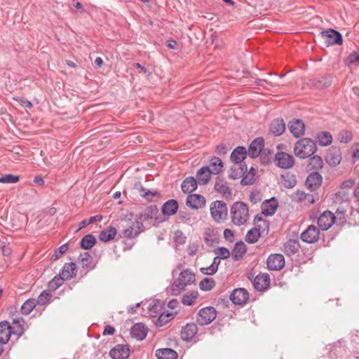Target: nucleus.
<instances>
[{
	"instance_id": "2eb2a0df",
	"label": "nucleus",
	"mask_w": 359,
	"mask_h": 359,
	"mask_svg": "<svg viewBox=\"0 0 359 359\" xmlns=\"http://www.w3.org/2000/svg\"><path fill=\"white\" fill-rule=\"evenodd\" d=\"M334 214L330 210L324 211L318 219V225L323 231H326L334 224Z\"/></svg>"
},
{
	"instance_id": "ddd939ff",
	"label": "nucleus",
	"mask_w": 359,
	"mask_h": 359,
	"mask_svg": "<svg viewBox=\"0 0 359 359\" xmlns=\"http://www.w3.org/2000/svg\"><path fill=\"white\" fill-rule=\"evenodd\" d=\"M325 161L330 166L336 167L338 165L341 161L340 149L336 146L330 147L325 156Z\"/></svg>"
},
{
	"instance_id": "6e6552de",
	"label": "nucleus",
	"mask_w": 359,
	"mask_h": 359,
	"mask_svg": "<svg viewBox=\"0 0 359 359\" xmlns=\"http://www.w3.org/2000/svg\"><path fill=\"white\" fill-rule=\"evenodd\" d=\"M285 264L284 256L279 253L271 254L266 259L267 269L270 271L280 270L284 267Z\"/></svg>"
},
{
	"instance_id": "c9c22d12",
	"label": "nucleus",
	"mask_w": 359,
	"mask_h": 359,
	"mask_svg": "<svg viewBox=\"0 0 359 359\" xmlns=\"http://www.w3.org/2000/svg\"><path fill=\"white\" fill-rule=\"evenodd\" d=\"M178 279L184 285H191L195 282V274L191 269H187L180 272Z\"/></svg>"
},
{
	"instance_id": "1a4fd4ad",
	"label": "nucleus",
	"mask_w": 359,
	"mask_h": 359,
	"mask_svg": "<svg viewBox=\"0 0 359 359\" xmlns=\"http://www.w3.org/2000/svg\"><path fill=\"white\" fill-rule=\"evenodd\" d=\"M319 237L320 229L314 225H309L307 229L302 233L300 236L303 242L309 244L317 242Z\"/></svg>"
},
{
	"instance_id": "8fccbe9b",
	"label": "nucleus",
	"mask_w": 359,
	"mask_h": 359,
	"mask_svg": "<svg viewBox=\"0 0 359 359\" xmlns=\"http://www.w3.org/2000/svg\"><path fill=\"white\" fill-rule=\"evenodd\" d=\"M36 306V300L33 298L26 300L21 306V313L23 315H29Z\"/></svg>"
},
{
	"instance_id": "338daca9",
	"label": "nucleus",
	"mask_w": 359,
	"mask_h": 359,
	"mask_svg": "<svg viewBox=\"0 0 359 359\" xmlns=\"http://www.w3.org/2000/svg\"><path fill=\"white\" fill-rule=\"evenodd\" d=\"M187 237L184 235L182 231L177 230L175 232L174 241L175 243L182 245L186 243Z\"/></svg>"
},
{
	"instance_id": "4be33fe9",
	"label": "nucleus",
	"mask_w": 359,
	"mask_h": 359,
	"mask_svg": "<svg viewBox=\"0 0 359 359\" xmlns=\"http://www.w3.org/2000/svg\"><path fill=\"white\" fill-rule=\"evenodd\" d=\"M214 189L217 192L223 194L226 199H231L232 197V192L231 189L229 187L224 180L220 178L219 177L216 178Z\"/></svg>"
},
{
	"instance_id": "0eeeda50",
	"label": "nucleus",
	"mask_w": 359,
	"mask_h": 359,
	"mask_svg": "<svg viewBox=\"0 0 359 359\" xmlns=\"http://www.w3.org/2000/svg\"><path fill=\"white\" fill-rule=\"evenodd\" d=\"M274 161L277 167L281 169H290L294 164V157L283 151H278L275 155Z\"/></svg>"
},
{
	"instance_id": "864d4df0",
	"label": "nucleus",
	"mask_w": 359,
	"mask_h": 359,
	"mask_svg": "<svg viewBox=\"0 0 359 359\" xmlns=\"http://www.w3.org/2000/svg\"><path fill=\"white\" fill-rule=\"evenodd\" d=\"M215 286V281L212 278H204L199 283V287L203 291H210Z\"/></svg>"
},
{
	"instance_id": "4d7b16f0",
	"label": "nucleus",
	"mask_w": 359,
	"mask_h": 359,
	"mask_svg": "<svg viewBox=\"0 0 359 359\" xmlns=\"http://www.w3.org/2000/svg\"><path fill=\"white\" fill-rule=\"evenodd\" d=\"M52 297L51 292L48 290H43L41 292L36 300V303L38 305L43 306L46 304Z\"/></svg>"
},
{
	"instance_id": "3c124183",
	"label": "nucleus",
	"mask_w": 359,
	"mask_h": 359,
	"mask_svg": "<svg viewBox=\"0 0 359 359\" xmlns=\"http://www.w3.org/2000/svg\"><path fill=\"white\" fill-rule=\"evenodd\" d=\"M65 280L60 275L55 276L48 283V291L56 290L60 286H61Z\"/></svg>"
},
{
	"instance_id": "cd10ccee",
	"label": "nucleus",
	"mask_w": 359,
	"mask_h": 359,
	"mask_svg": "<svg viewBox=\"0 0 359 359\" xmlns=\"http://www.w3.org/2000/svg\"><path fill=\"white\" fill-rule=\"evenodd\" d=\"M247 247L242 241H237L232 249V258L235 262H238L243 258L246 254Z\"/></svg>"
},
{
	"instance_id": "72a5a7b5",
	"label": "nucleus",
	"mask_w": 359,
	"mask_h": 359,
	"mask_svg": "<svg viewBox=\"0 0 359 359\" xmlns=\"http://www.w3.org/2000/svg\"><path fill=\"white\" fill-rule=\"evenodd\" d=\"M156 356L158 359H177L178 355L175 350L165 348L156 350Z\"/></svg>"
},
{
	"instance_id": "bf43d9fd",
	"label": "nucleus",
	"mask_w": 359,
	"mask_h": 359,
	"mask_svg": "<svg viewBox=\"0 0 359 359\" xmlns=\"http://www.w3.org/2000/svg\"><path fill=\"white\" fill-rule=\"evenodd\" d=\"M102 219V216L100 215H97L90 217L89 219H83L79 223V226L78 231L83 228H85L86 226H87L97 221H101Z\"/></svg>"
},
{
	"instance_id": "c756f323",
	"label": "nucleus",
	"mask_w": 359,
	"mask_h": 359,
	"mask_svg": "<svg viewBox=\"0 0 359 359\" xmlns=\"http://www.w3.org/2000/svg\"><path fill=\"white\" fill-rule=\"evenodd\" d=\"M76 265L74 262L66 263L59 273L65 280H69L76 276Z\"/></svg>"
},
{
	"instance_id": "680f3d73",
	"label": "nucleus",
	"mask_w": 359,
	"mask_h": 359,
	"mask_svg": "<svg viewBox=\"0 0 359 359\" xmlns=\"http://www.w3.org/2000/svg\"><path fill=\"white\" fill-rule=\"evenodd\" d=\"M69 245L67 243H65L57 248L55 250L54 254L53 255L51 259L53 261L57 260L64 253L67 252L68 250Z\"/></svg>"
},
{
	"instance_id": "6e6d98bb",
	"label": "nucleus",
	"mask_w": 359,
	"mask_h": 359,
	"mask_svg": "<svg viewBox=\"0 0 359 359\" xmlns=\"http://www.w3.org/2000/svg\"><path fill=\"white\" fill-rule=\"evenodd\" d=\"M262 153L260 154V163L262 165H266L269 164L271 160V157L273 153V151L270 149H264Z\"/></svg>"
},
{
	"instance_id": "de8ad7c7",
	"label": "nucleus",
	"mask_w": 359,
	"mask_h": 359,
	"mask_svg": "<svg viewBox=\"0 0 359 359\" xmlns=\"http://www.w3.org/2000/svg\"><path fill=\"white\" fill-rule=\"evenodd\" d=\"M317 138L319 141V144L323 147L331 144L332 142V136L329 132L323 131L317 134Z\"/></svg>"
},
{
	"instance_id": "20e7f679",
	"label": "nucleus",
	"mask_w": 359,
	"mask_h": 359,
	"mask_svg": "<svg viewBox=\"0 0 359 359\" xmlns=\"http://www.w3.org/2000/svg\"><path fill=\"white\" fill-rule=\"evenodd\" d=\"M319 35L324 41V44L326 47L334 45H341L343 43L341 34L332 28L321 31Z\"/></svg>"
},
{
	"instance_id": "dca6fc26",
	"label": "nucleus",
	"mask_w": 359,
	"mask_h": 359,
	"mask_svg": "<svg viewBox=\"0 0 359 359\" xmlns=\"http://www.w3.org/2000/svg\"><path fill=\"white\" fill-rule=\"evenodd\" d=\"M288 128L292 135L298 138L304 134L305 124L300 118H293L289 122Z\"/></svg>"
},
{
	"instance_id": "412c9836",
	"label": "nucleus",
	"mask_w": 359,
	"mask_h": 359,
	"mask_svg": "<svg viewBox=\"0 0 359 359\" xmlns=\"http://www.w3.org/2000/svg\"><path fill=\"white\" fill-rule=\"evenodd\" d=\"M134 189L139 192L142 198L149 202L152 201L154 197L159 198L161 196V194L158 191L147 190L140 182L135 183Z\"/></svg>"
},
{
	"instance_id": "aec40b11",
	"label": "nucleus",
	"mask_w": 359,
	"mask_h": 359,
	"mask_svg": "<svg viewBox=\"0 0 359 359\" xmlns=\"http://www.w3.org/2000/svg\"><path fill=\"white\" fill-rule=\"evenodd\" d=\"M148 330V327L144 323H135L130 329V335L133 338L142 341L146 338Z\"/></svg>"
},
{
	"instance_id": "f03ea898",
	"label": "nucleus",
	"mask_w": 359,
	"mask_h": 359,
	"mask_svg": "<svg viewBox=\"0 0 359 359\" xmlns=\"http://www.w3.org/2000/svg\"><path fill=\"white\" fill-rule=\"evenodd\" d=\"M232 222L237 226L244 224L249 218V210L246 203L236 201L231 207Z\"/></svg>"
},
{
	"instance_id": "a211bd4d",
	"label": "nucleus",
	"mask_w": 359,
	"mask_h": 359,
	"mask_svg": "<svg viewBox=\"0 0 359 359\" xmlns=\"http://www.w3.org/2000/svg\"><path fill=\"white\" fill-rule=\"evenodd\" d=\"M205 203L206 200L205 197L197 194H189L186 199L187 205L194 210L204 207Z\"/></svg>"
},
{
	"instance_id": "c85d7f7f",
	"label": "nucleus",
	"mask_w": 359,
	"mask_h": 359,
	"mask_svg": "<svg viewBox=\"0 0 359 359\" xmlns=\"http://www.w3.org/2000/svg\"><path fill=\"white\" fill-rule=\"evenodd\" d=\"M269 130L275 136L282 135L285 130V123L283 119L280 118L273 119L271 122Z\"/></svg>"
},
{
	"instance_id": "052dcab7",
	"label": "nucleus",
	"mask_w": 359,
	"mask_h": 359,
	"mask_svg": "<svg viewBox=\"0 0 359 359\" xmlns=\"http://www.w3.org/2000/svg\"><path fill=\"white\" fill-rule=\"evenodd\" d=\"M20 180V176L13 174H6L0 177V183L15 184Z\"/></svg>"
},
{
	"instance_id": "5701e85b",
	"label": "nucleus",
	"mask_w": 359,
	"mask_h": 359,
	"mask_svg": "<svg viewBox=\"0 0 359 359\" xmlns=\"http://www.w3.org/2000/svg\"><path fill=\"white\" fill-rule=\"evenodd\" d=\"M198 332V327L196 324L187 323L183 327L181 331V338L183 341H190L195 337Z\"/></svg>"
},
{
	"instance_id": "5fc2aeb1",
	"label": "nucleus",
	"mask_w": 359,
	"mask_h": 359,
	"mask_svg": "<svg viewBox=\"0 0 359 359\" xmlns=\"http://www.w3.org/2000/svg\"><path fill=\"white\" fill-rule=\"evenodd\" d=\"M134 226L136 227V223L135 222L133 224L132 226H130L128 228L124 230L123 231V236L128 239H132L137 236L141 232H142L144 230H140L137 229L134 231Z\"/></svg>"
},
{
	"instance_id": "9d476101",
	"label": "nucleus",
	"mask_w": 359,
	"mask_h": 359,
	"mask_svg": "<svg viewBox=\"0 0 359 359\" xmlns=\"http://www.w3.org/2000/svg\"><path fill=\"white\" fill-rule=\"evenodd\" d=\"M248 299L249 294L243 287L234 289L229 295V299L236 305H244Z\"/></svg>"
},
{
	"instance_id": "39448f33",
	"label": "nucleus",
	"mask_w": 359,
	"mask_h": 359,
	"mask_svg": "<svg viewBox=\"0 0 359 359\" xmlns=\"http://www.w3.org/2000/svg\"><path fill=\"white\" fill-rule=\"evenodd\" d=\"M217 316V311L213 306L201 309L196 315V323L203 326L210 324Z\"/></svg>"
},
{
	"instance_id": "4468645a",
	"label": "nucleus",
	"mask_w": 359,
	"mask_h": 359,
	"mask_svg": "<svg viewBox=\"0 0 359 359\" xmlns=\"http://www.w3.org/2000/svg\"><path fill=\"white\" fill-rule=\"evenodd\" d=\"M130 348L128 344H117L109 351L112 359H128L130 356Z\"/></svg>"
},
{
	"instance_id": "e2e57ef3",
	"label": "nucleus",
	"mask_w": 359,
	"mask_h": 359,
	"mask_svg": "<svg viewBox=\"0 0 359 359\" xmlns=\"http://www.w3.org/2000/svg\"><path fill=\"white\" fill-rule=\"evenodd\" d=\"M182 283H183L181 282L179 279L174 281L170 287L171 293L172 295H178L180 293V290L184 289L186 285H184Z\"/></svg>"
},
{
	"instance_id": "393cba45",
	"label": "nucleus",
	"mask_w": 359,
	"mask_h": 359,
	"mask_svg": "<svg viewBox=\"0 0 359 359\" xmlns=\"http://www.w3.org/2000/svg\"><path fill=\"white\" fill-rule=\"evenodd\" d=\"M211 175L210 168L203 166L197 171L196 180L199 185H205L210 182Z\"/></svg>"
},
{
	"instance_id": "9b49d317",
	"label": "nucleus",
	"mask_w": 359,
	"mask_h": 359,
	"mask_svg": "<svg viewBox=\"0 0 359 359\" xmlns=\"http://www.w3.org/2000/svg\"><path fill=\"white\" fill-rule=\"evenodd\" d=\"M264 147V140L262 137H259L253 140L248 147V155L252 158H255L259 156L262 151Z\"/></svg>"
},
{
	"instance_id": "c03bdc74",
	"label": "nucleus",
	"mask_w": 359,
	"mask_h": 359,
	"mask_svg": "<svg viewBox=\"0 0 359 359\" xmlns=\"http://www.w3.org/2000/svg\"><path fill=\"white\" fill-rule=\"evenodd\" d=\"M332 83V78L330 75L320 77L312 83L314 87L318 89H323L329 87Z\"/></svg>"
},
{
	"instance_id": "7c9ffc66",
	"label": "nucleus",
	"mask_w": 359,
	"mask_h": 359,
	"mask_svg": "<svg viewBox=\"0 0 359 359\" xmlns=\"http://www.w3.org/2000/svg\"><path fill=\"white\" fill-rule=\"evenodd\" d=\"M309 158V163L306 168V172H318L323 168L324 163L320 156L313 155Z\"/></svg>"
},
{
	"instance_id": "e433bc0d",
	"label": "nucleus",
	"mask_w": 359,
	"mask_h": 359,
	"mask_svg": "<svg viewBox=\"0 0 359 359\" xmlns=\"http://www.w3.org/2000/svg\"><path fill=\"white\" fill-rule=\"evenodd\" d=\"M97 243L95 237L91 234L84 236L80 241V248L83 250H90Z\"/></svg>"
},
{
	"instance_id": "09e8293b",
	"label": "nucleus",
	"mask_w": 359,
	"mask_h": 359,
	"mask_svg": "<svg viewBox=\"0 0 359 359\" xmlns=\"http://www.w3.org/2000/svg\"><path fill=\"white\" fill-rule=\"evenodd\" d=\"M281 177L283 179V186L287 189H292L297 184V178L295 175L287 172L285 175H282Z\"/></svg>"
},
{
	"instance_id": "69168bd1",
	"label": "nucleus",
	"mask_w": 359,
	"mask_h": 359,
	"mask_svg": "<svg viewBox=\"0 0 359 359\" xmlns=\"http://www.w3.org/2000/svg\"><path fill=\"white\" fill-rule=\"evenodd\" d=\"M269 225H270V222L268 220V221H264V223H262V224H259L256 226V227L259 228V231L260 232V234L262 236H266L269 234Z\"/></svg>"
},
{
	"instance_id": "a19ab883",
	"label": "nucleus",
	"mask_w": 359,
	"mask_h": 359,
	"mask_svg": "<svg viewBox=\"0 0 359 359\" xmlns=\"http://www.w3.org/2000/svg\"><path fill=\"white\" fill-rule=\"evenodd\" d=\"M175 313L163 312L158 316V318L154 322V324L156 327H162L172 320L175 317Z\"/></svg>"
},
{
	"instance_id": "a878e982",
	"label": "nucleus",
	"mask_w": 359,
	"mask_h": 359,
	"mask_svg": "<svg viewBox=\"0 0 359 359\" xmlns=\"http://www.w3.org/2000/svg\"><path fill=\"white\" fill-rule=\"evenodd\" d=\"M179 208V204L177 200L170 199L165 202L161 207L162 214L165 216H171L175 215Z\"/></svg>"
},
{
	"instance_id": "0e129e2a",
	"label": "nucleus",
	"mask_w": 359,
	"mask_h": 359,
	"mask_svg": "<svg viewBox=\"0 0 359 359\" xmlns=\"http://www.w3.org/2000/svg\"><path fill=\"white\" fill-rule=\"evenodd\" d=\"M214 252L215 254L219 255V258H221V259H226L230 257V252L225 247H219Z\"/></svg>"
},
{
	"instance_id": "58836bf2",
	"label": "nucleus",
	"mask_w": 359,
	"mask_h": 359,
	"mask_svg": "<svg viewBox=\"0 0 359 359\" xmlns=\"http://www.w3.org/2000/svg\"><path fill=\"white\" fill-rule=\"evenodd\" d=\"M210 164L212 168H210V172L212 174L218 175L222 171V168L224 167V163L217 156L211 157L210 160Z\"/></svg>"
},
{
	"instance_id": "2f4dec72",
	"label": "nucleus",
	"mask_w": 359,
	"mask_h": 359,
	"mask_svg": "<svg viewBox=\"0 0 359 359\" xmlns=\"http://www.w3.org/2000/svg\"><path fill=\"white\" fill-rule=\"evenodd\" d=\"M198 184L196 178L190 176L183 180L181 184V189L184 194H191L197 189Z\"/></svg>"
},
{
	"instance_id": "f8f14e48",
	"label": "nucleus",
	"mask_w": 359,
	"mask_h": 359,
	"mask_svg": "<svg viewBox=\"0 0 359 359\" xmlns=\"http://www.w3.org/2000/svg\"><path fill=\"white\" fill-rule=\"evenodd\" d=\"M323 177L318 172H311L305 182L306 187L311 191H316L321 186Z\"/></svg>"
},
{
	"instance_id": "603ef678",
	"label": "nucleus",
	"mask_w": 359,
	"mask_h": 359,
	"mask_svg": "<svg viewBox=\"0 0 359 359\" xmlns=\"http://www.w3.org/2000/svg\"><path fill=\"white\" fill-rule=\"evenodd\" d=\"M199 294L197 291H191L184 294L182 299V303L184 305L191 306L194 304L196 299L198 298Z\"/></svg>"
},
{
	"instance_id": "473e14b6",
	"label": "nucleus",
	"mask_w": 359,
	"mask_h": 359,
	"mask_svg": "<svg viewBox=\"0 0 359 359\" xmlns=\"http://www.w3.org/2000/svg\"><path fill=\"white\" fill-rule=\"evenodd\" d=\"M116 233V229L112 226H109L100 231L98 238L101 241L107 243L112 241Z\"/></svg>"
},
{
	"instance_id": "79ce46f5",
	"label": "nucleus",
	"mask_w": 359,
	"mask_h": 359,
	"mask_svg": "<svg viewBox=\"0 0 359 359\" xmlns=\"http://www.w3.org/2000/svg\"><path fill=\"white\" fill-rule=\"evenodd\" d=\"M344 62L346 66L350 67L351 65L358 66L359 65V48L357 50L352 51L348 55L344 60Z\"/></svg>"
},
{
	"instance_id": "37998d69",
	"label": "nucleus",
	"mask_w": 359,
	"mask_h": 359,
	"mask_svg": "<svg viewBox=\"0 0 359 359\" xmlns=\"http://www.w3.org/2000/svg\"><path fill=\"white\" fill-rule=\"evenodd\" d=\"M261 236H262L259 231V228L255 226L247 232L245 240L250 244H254L257 242L258 239Z\"/></svg>"
},
{
	"instance_id": "6ab92c4d",
	"label": "nucleus",
	"mask_w": 359,
	"mask_h": 359,
	"mask_svg": "<svg viewBox=\"0 0 359 359\" xmlns=\"http://www.w3.org/2000/svg\"><path fill=\"white\" fill-rule=\"evenodd\" d=\"M270 281V276L268 273H259L255 277L254 280V288L257 291H264L266 289L269 287Z\"/></svg>"
},
{
	"instance_id": "ea45409f",
	"label": "nucleus",
	"mask_w": 359,
	"mask_h": 359,
	"mask_svg": "<svg viewBox=\"0 0 359 359\" xmlns=\"http://www.w3.org/2000/svg\"><path fill=\"white\" fill-rule=\"evenodd\" d=\"M163 309V302L159 299L154 300L148 306V310L150 312V315L153 317L159 316Z\"/></svg>"
},
{
	"instance_id": "13d9d810",
	"label": "nucleus",
	"mask_w": 359,
	"mask_h": 359,
	"mask_svg": "<svg viewBox=\"0 0 359 359\" xmlns=\"http://www.w3.org/2000/svg\"><path fill=\"white\" fill-rule=\"evenodd\" d=\"M353 139V135L351 131L348 130H341L338 133L337 140L341 143H348Z\"/></svg>"
},
{
	"instance_id": "b1692460",
	"label": "nucleus",
	"mask_w": 359,
	"mask_h": 359,
	"mask_svg": "<svg viewBox=\"0 0 359 359\" xmlns=\"http://www.w3.org/2000/svg\"><path fill=\"white\" fill-rule=\"evenodd\" d=\"M247 149L244 146H238L232 151L230 159L235 164H238L243 161L247 158Z\"/></svg>"
},
{
	"instance_id": "49530a36",
	"label": "nucleus",
	"mask_w": 359,
	"mask_h": 359,
	"mask_svg": "<svg viewBox=\"0 0 359 359\" xmlns=\"http://www.w3.org/2000/svg\"><path fill=\"white\" fill-rule=\"evenodd\" d=\"M256 171L253 167L250 168L249 172L243 175V179L241 181V184L243 186L252 185L255 183V175Z\"/></svg>"
},
{
	"instance_id": "f3484780",
	"label": "nucleus",
	"mask_w": 359,
	"mask_h": 359,
	"mask_svg": "<svg viewBox=\"0 0 359 359\" xmlns=\"http://www.w3.org/2000/svg\"><path fill=\"white\" fill-rule=\"evenodd\" d=\"M278 207V202L275 196L265 200L262 203V213L266 217L273 215Z\"/></svg>"
},
{
	"instance_id": "f704fd0d",
	"label": "nucleus",
	"mask_w": 359,
	"mask_h": 359,
	"mask_svg": "<svg viewBox=\"0 0 359 359\" xmlns=\"http://www.w3.org/2000/svg\"><path fill=\"white\" fill-rule=\"evenodd\" d=\"M300 248L299 242L297 240L289 239L284 244V252L288 256L296 254Z\"/></svg>"
},
{
	"instance_id": "bb28decb",
	"label": "nucleus",
	"mask_w": 359,
	"mask_h": 359,
	"mask_svg": "<svg viewBox=\"0 0 359 359\" xmlns=\"http://www.w3.org/2000/svg\"><path fill=\"white\" fill-rule=\"evenodd\" d=\"M11 324L7 320L0 323V344H6L9 341L12 334Z\"/></svg>"
},
{
	"instance_id": "774afa93",
	"label": "nucleus",
	"mask_w": 359,
	"mask_h": 359,
	"mask_svg": "<svg viewBox=\"0 0 359 359\" xmlns=\"http://www.w3.org/2000/svg\"><path fill=\"white\" fill-rule=\"evenodd\" d=\"M335 196H336V198H335L336 201L341 203L348 200L349 194L346 191H338L335 194Z\"/></svg>"
},
{
	"instance_id": "f257e3e1",
	"label": "nucleus",
	"mask_w": 359,
	"mask_h": 359,
	"mask_svg": "<svg viewBox=\"0 0 359 359\" xmlns=\"http://www.w3.org/2000/svg\"><path fill=\"white\" fill-rule=\"evenodd\" d=\"M317 151L316 142L310 138L299 140L294 146V152L297 157L305 159L313 156Z\"/></svg>"
},
{
	"instance_id": "a18cd8bd",
	"label": "nucleus",
	"mask_w": 359,
	"mask_h": 359,
	"mask_svg": "<svg viewBox=\"0 0 359 359\" xmlns=\"http://www.w3.org/2000/svg\"><path fill=\"white\" fill-rule=\"evenodd\" d=\"M334 214V224L343 227L346 224V210L344 209L337 208Z\"/></svg>"
},
{
	"instance_id": "423d86ee",
	"label": "nucleus",
	"mask_w": 359,
	"mask_h": 359,
	"mask_svg": "<svg viewBox=\"0 0 359 359\" xmlns=\"http://www.w3.org/2000/svg\"><path fill=\"white\" fill-rule=\"evenodd\" d=\"M158 212V209L156 205H151L147 206L135 219L136 228L140 230H144V227L143 222L148 221L149 219H156Z\"/></svg>"
},
{
	"instance_id": "4c0bfd02",
	"label": "nucleus",
	"mask_w": 359,
	"mask_h": 359,
	"mask_svg": "<svg viewBox=\"0 0 359 359\" xmlns=\"http://www.w3.org/2000/svg\"><path fill=\"white\" fill-rule=\"evenodd\" d=\"M93 257L87 252L81 253L79 257L82 268L87 269H93L95 268V265H93Z\"/></svg>"
},
{
	"instance_id": "7ed1b4c3",
	"label": "nucleus",
	"mask_w": 359,
	"mask_h": 359,
	"mask_svg": "<svg viewBox=\"0 0 359 359\" xmlns=\"http://www.w3.org/2000/svg\"><path fill=\"white\" fill-rule=\"evenodd\" d=\"M210 211L211 217L217 223H220L226 220L228 215L227 205L222 201H215L211 203Z\"/></svg>"
}]
</instances>
